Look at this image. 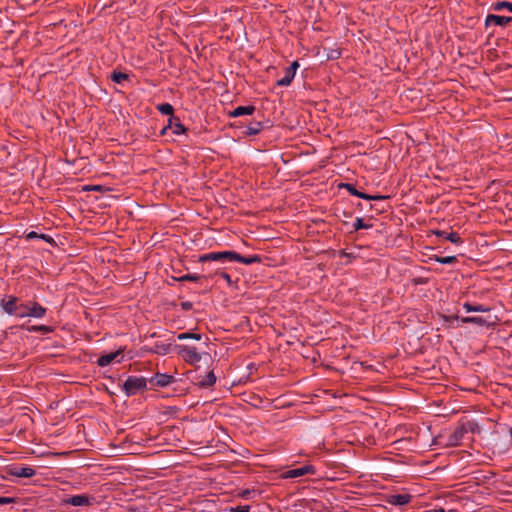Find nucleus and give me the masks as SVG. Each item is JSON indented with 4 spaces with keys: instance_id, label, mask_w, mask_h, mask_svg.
<instances>
[{
    "instance_id": "1",
    "label": "nucleus",
    "mask_w": 512,
    "mask_h": 512,
    "mask_svg": "<svg viewBox=\"0 0 512 512\" xmlns=\"http://www.w3.org/2000/svg\"><path fill=\"white\" fill-rule=\"evenodd\" d=\"M19 318L32 317V318H43L46 315V308L37 302L30 301L26 304H19Z\"/></svg>"
},
{
    "instance_id": "2",
    "label": "nucleus",
    "mask_w": 512,
    "mask_h": 512,
    "mask_svg": "<svg viewBox=\"0 0 512 512\" xmlns=\"http://www.w3.org/2000/svg\"><path fill=\"white\" fill-rule=\"evenodd\" d=\"M175 350L181 356V358L188 364L195 365L202 359L201 353L196 347L187 344H178L175 346Z\"/></svg>"
},
{
    "instance_id": "3",
    "label": "nucleus",
    "mask_w": 512,
    "mask_h": 512,
    "mask_svg": "<svg viewBox=\"0 0 512 512\" xmlns=\"http://www.w3.org/2000/svg\"><path fill=\"white\" fill-rule=\"evenodd\" d=\"M146 385L145 378L129 376L123 384V391L127 396H132L144 390Z\"/></svg>"
},
{
    "instance_id": "4",
    "label": "nucleus",
    "mask_w": 512,
    "mask_h": 512,
    "mask_svg": "<svg viewBox=\"0 0 512 512\" xmlns=\"http://www.w3.org/2000/svg\"><path fill=\"white\" fill-rule=\"evenodd\" d=\"M235 259V251H219V252H210L207 254H203L199 257V262H207V261H234Z\"/></svg>"
},
{
    "instance_id": "5",
    "label": "nucleus",
    "mask_w": 512,
    "mask_h": 512,
    "mask_svg": "<svg viewBox=\"0 0 512 512\" xmlns=\"http://www.w3.org/2000/svg\"><path fill=\"white\" fill-rule=\"evenodd\" d=\"M94 500L93 497H90L86 494H79V495H73L71 497H68L63 500L64 504L76 506V507H83V506H90L92 504V501Z\"/></svg>"
},
{
    "instance_id": "6",
    "label": "nucleus",
    "mask_w": 512,
    "mask_h": 512,
    "mask_svg": "<svg viewBox=\"0 0 512 512\" xmlns=\"http://www.w3.org/2000/svg\"><path fill=\"white\" fill-rule=\"evenodd\" d=\"M19 300L15 296H8L7 298L2 299L1 306L3 310L9 315H15L18 317L19 313Z\"/></svg>"
},
{
    "instance_id": "7",
    "label": "nucleus",
    "mask_w": 512,
    "mask_h": 512,
    "mask_svg": "<svg viewBox=\"0 0 512 512\" xmlns=\"http://www.w3.org/2000/svg\"><path fill=\"white\" fill-rule=\"evenodd\" d=\"M315 473V467L312 465H304L299 468L290 469L282 474V477L285 479L289 478H299L307 474H314Z\"/></svg>"
},
{
    "instance_id": "8",
    "label": "nucleus",
    "mask_w": 512,
    "mask_h": 512,
    "mask_svg": "<svg viewBox=\"0 0 512 512\" xmlns=\"http://www.w3.org/2000/svg\"><path fill=\"white\" fill-rule=\"evenodd\" d=\"M298 68L299 63L297 61L292 62V64L285 69V75L277 80V85L283 87L289 86L294 79Z\"/></svg>"
},
{
    "instance_id": "9",
    "label": "nucleus",
    "mask_w": 512,
    "mask_h": 512,
    "mask_svg": "<svg viewBox=\"0 0 512 512\" xmlns=\"http://www.w3.org/2000/svg\"><path fill=\"white\" fill-rule=\"evenodd\" d=\"M175 381L174 377L165 373H156L154 377L150 379L152 385L158 387H166Z\"/></svg>"
},
{
    "instance_id": "10",
    "label": "nucleus",
    "mask_w": 512,
    "mask_h": 512,
    "mask_svg": "<svg viewBox=\"0 0 512 512\" xmlns=\"http://www.w3.org/2000/svg\"><path fill=\"white\" fill-rule=\"evenodd\" d=\"M167 129H171L175 135H181L186 131L184 125L174 117L168 120V125L162 129L161 134H165Z\"/></svg>"
},
{
    "instance_id": "11",
    "label": "nucleus",
    "mask_w": 512,
    "mask_h": 512,
    "mask_svg": "<svg viewBox=\"0 0 512 512\" xmlns=\"http://www.w3.org/2000/svg\"><path fill=\"white\" fill-rule=\"evenodd\" d=\"M512 21V17L500 16L495 14L487 15L485 19V24L487 26H506L508 23Z\"/></svg>"
},
{
    "instance_id": "12",
    "label": "nucleus",
    "mask_w": 512,
    "mask_h": 512,
    "mask_svg": "<svg viewBox=\"0 0 512 512\" xmlns=\"http://www.w3.org/2000/svg\"><path fill=\"white\" fill-rule=\"evenodd\" d=\"M411 498V495L406 493L394 494L389 496L388 503L394 506H404L410 503Z\"/></svg>"
},
{
    "instance_id": "13",
    "label": "nucleus",
    "mask_w": 512,
    "mask_h": 512,
    "mask_svg": "<svg viewBox=\"0 0 512 512\" xmlns=\"http://www.w3.org/2000/svg\"><path fill=\"white\" fill-rule=\"evenodd\" d=\"M344 186L350 192L351 195L357 196V197L362 198V199H366V200H384L386 198L385 196H379V195L372 196V195H368V194L359 192L355 188L354 185L349 184V183L345 184Z\"/></svg>"
},
{
    "instance_id": "14",
    "label": "nucleus",
    "mask_w": 512,
    "mask_h": 512,
    "mask_svg": "<svg viewBox=\"0 0 512 512\" xmlns=\"http://www.w3.org/2000/svg\"><path fill=\"white\" fill-rule=\"evenodd\" d=\"M122 353H123V350L119 349V350H117L115 352H110V353H107L105 355H102V356H100L98 358L97 364L100 367L108 366L109 364H111Z\"/></svg>"
},
{
    "instance_id": "15",
    "label": "nucleus",
    "mask_w": 512,
    "mask_h": 512,
    "mask_svg": "<svg viewBox=\"0 0 512 512\" xmlns=\"http://www.w3.org/2000/svg\"><path fill=\"white\" fill-rule=\"evenodd\" d=\"M434 234L438 237H442V238L450 241L451 243L461 244L460 235L456 232H446L443 230H437L434 232Z\"/></svg>"
},
{
    "instance_id": "16",
    "label": "nucleus",
    "mask_w": 512,
    "mask_h": 512,
    "mask_svg": "<svg viewBox=\"0 0 512 512\" xmlns=\"http://www.w3.org/2000/svg\"><path fill=\"white\" fill-rule=\"evenodd\" d=\"M234 261L236 262H240L242 264H245V265H251V264H254V263H260L261 262V257L259 255H250V256H241L240 254H238L237 252H235V259Z\"/></svg>"
},
{
    "instance_id": "17",
    "label": "nucleus",
    "mask_w": 512,
    "mask_h": 512,
    "mask_svg": "<svg viewBox=\"0 0 512 512\" xmlns=\"http://www.w3.org/2000/svg\"><path fill=\"white\" fill-rule=\"evenodd\" d=\"M255 110L254 106H238L230 112V116L239 117L243 115H251Z\"/></svg>"
},
{
    "instance_id": "18",
    "label": "nucleus",
    "mask_w": 512,
    "mask_h": 512,
    "mask_svg": "<svg viewBox=\"0 0 512 512\" xmlns=\"http://www.w3.org/2000/svg\"><path fill=\"white\" fill-rule=\"evenodd\" d=\"M13 475L17 477L30 478L35 475V470L28 466L19 467L15 468V470L13 471Z\"/></svg>"
},
{
    "instance_id": "19",
    "label": "nucleus",
    "mask_w": 512,
    "mask_h": 512,
    "mask_svg": "<svg viewBox=\"0 0 512 512\" xmlns=\"http://www.w3.org/2000/svg\"><path fill=\"white\" fill-rule=\"evenodd\" d=\"M170 351V344L166 343H155L150 349V352L158 355H166Z\"/></svg>"
},
{
    "instance_id": "20",
    "label": "nucleus",
    "mask_w": 512,
    "mask_h": 512,
    "mask_svg": "<svg viewBox=\"0 0 512 512\" xmlns=\"http://www.w3.org/2000/svg\"><path fill=\"white\" fill-rule=\"evenodd\" d=\"M463 309H465L466 312H488L490 311V308L484 305H473L470 303H464Z\"/></svg>"
},
{
    "instance_id": "21",
    "label": "nucleus",
    "mask_w": 512,
    "mask_h": 512,
    "mask_svg": "<svg viewBox=\"0 0 512 512\" xmlns=\"http://www.w3.org/2000/svg\"><path fill=\"white\" fill-rule=\"evenodd\" d=\"M215 382H216V376L211 371L207 375H205L202 380L199 381V385L201 387H211L215 384Z\"/></svg>"
},
{
    "instance_id": "22",
    "label": "nucleus",
    "mask_w": 512,
    "mask_h": 512,
    "mask_svg": "<svg viewBox=\"0 0 512 512\" xmlns=\"http://www.w3.org/2000/svg\"><path fill=\"white\" fill-rule=\"evenodd\" d=\"M177 339L182 341V340H187V339H192V340H196V341H200L202 339V334L200 333H193V332H185V333H180L177 335Z\"/></svg>"
},
{
    "instance_id": "23",
    "label": "nucleus",
    "mask_w": 512,
    "mask_h": 512,
    "mask_svg": "<svg viewBox=\"0 0 512 512\" xmlns=\"http://www.w3.org/2000/svg\"><path fill=\"white\" fill-rule=\"evenodd\" d=\"M492 9L495 11L507 9L512 13V3L508 1H498L492 5Z\"/></svg>"
},
{
    "instance_id": "24",
    "label": "nucleus",
    "mask_w": 512,
    "mask_h": 512,
    "mask_svg": "<svg viewBox=\"0 0 512 512\" xmlns=\"http://www.w3.org/2000/svg\"><path fill=\"white\" fill-rule=\"evenodd\" d=\"M29 332H41L44 334L51 333L53 329L47 325H34L28 328Z\"/></svg>"
},
{
    "instance_id": "25",
    "label": "nucleus",
    "mask_w": 512,
    "mask_h": 512,
    "mask_svg": "<svg viewBox=\"0 0 512 512\" xmlns=\"http://www.w3.org/2000/svg\"><path fill=\"white\" fill-rule=\"evenodd\" d=\"M157 109L163 115H170V116L173 115V111H174L173 106L171 104H169V103L159 104L157 106Z\"/></svg>"
},
{
    "instance_id": "26",
    "label": "nucleus",
    "mask_w": 512,
    "mask_h": 512,
    "mask_svg": "<svg viewBox=\"0 0 512 512\" xmlns=\"http://www.w3.org/2000/svg\"><path fill=\"white\" fill-rule=\"evenodd\" d=\"M262 130V124L260 122H254L247 126L248 135H256Z\"/></svg>"
},
{
    "instance_id": "27",
    "label": "nucleus",
    "mask_w": 512,
    "mask_h": 512,
    "mask_svg": "<svg viewBox=\"0 0 512 512\" xmlns=\"http://www.w3.org/2000/svg\"><path fill=\"white\" fill-rule=\"evenodd\" d=\"M463 323H473L477 325H486L487 321L482 317H464L461 319Z\"/></svg>"
},
{
    "instance_id": "28",
    "label": "nucleus",
    "mask_w": 512,
    "mask_h": 512,
    "mask_svg": "<svg viewBox=\"0 0 512 512\" xmlns=\"http://www.w3.org/2000/svg\"><path fill=\"white\" fill-rule=\"evenodd\" d=\"M127 78H128V75L125 74V73H122V72H113L112 75H111V79L115 83H118V84L122 83Z\"/></svg>"
},
{
    "instance_id": "29",
    "label": "nucleus",
    "mask_w": 512,
    "mask_h": 512,
    "mask_svg": "<svg viewBox=\"0 0 512 512\" xmlns=\"http://www.w3.org/2000/svg\"><path fill=\"white\" fill-rule=\"evenodd\" d=\"M354 230H360V229H367L370 228L371 225L366 224L364 220L360 217L356 218L354 224H353Z\"/></svg>"
},
{
    "instance_id": "30",
    "label": "nucleus",
    "mask_w": 512,
    "mask_h": 512,
    "mask_svg": "<svg viewBox=\"0 0 512 512\" xmlns=\"http://www.w3.org/2000/svg\"><path fill=\"white\" fill-rule=\"evenodd\" d=\"M435 260H436V262H438L440 264H451L456 261V257L455 256L436 257Z\"/></svg>"
},
{
    "instance_id": "31",
    "label": "nucleus",
    "mask_w": 512,
    "mask_h": 512,
    "mask_svg": "<svg viewBox=\"0 0 512 512\" xmlns=\"http://www.w3.org/2000/svg\"><path fill=\"white\" fill-rule=\"evenodd\" d=\"M178 281H192L197 282L200 280V276L197 274H185L177 279Z\"/></svg>"
},
{
    "instance_id": "32",
    "label": "nucleus",
    "mask_w": 512,
    "mask_h": 512,
    "mask_svg": "<svg viewBox=\"0 0 512 512\" xmlns=\"http://www.w3.org/2000/svg\"><path fill=\"white\" fill-rule=\"evenodd\" d=\"M231 512H249V506L243 505V506H236L232 507L230 509Z\"/></svg>"
},
{
    "instance_id": "33",
    "label": "nucleus",
    "mask_w": 512,
    "mask_h": 512,
    "mask_svg": "<svg viewBox=\"0 0 512 512\" xmlns=\"http://www.w3.org/2000/svg\"><path fill=\"white\" fill-rule=\"evenodd\" d=\"M16 502V498L13 497H0V504H12Z\"/></svg>"
},
{
    "instance_id": "34",
    "label": "nucleus",
    "mask_w": 512,
    "mask_h": 512,
    "mask_svg": "<svg viewBox=\"0 0 512 512\" xmlns=\"http://www.w3.org/2000/svg\"><path fill=\"white\" fill-rule=\"evenodd\" d=\"M462 435H463V430L462 429L456 430L454 435H453L454 441L453 442L451 441V443L452 444L456 443L462 437Z\"/></svg>"
},
{
    "instance_id": "35",
    "label": "nucleus",
    "mask_w": 512,
    "mask_h": 512,
    "mask_svg": "<svg viewBox=\"0 0 512 512\" xmlns=\"http://www.w3.org/2000/svg\"><path fill=\"white\" fill-rule=\"evenodd\" d=\"M40 234H38L37 232L35 231H31L29 232L27 235H26V238L28 240H31V239H35V238H39Z\"/></svg>"
},
{
    "instance_id": "36",
    "label": "nucleus",
    "mask_w": 512,
    "mask_h": 512,
    "mask_svg": "<svg viewBox=\"0 0 512 512\" xmlns=\"http://www.w3.org/2000/svg\"><path fill=\"white\" fill-rule=\"evenodd\" d=\"M39 238L48 243H51L53 241V239L47 234H40Z\"/></svg>"
},
{
    "instance_id": "37",
    "label": "nucleus",
    "mask_w": 512,
    "mask_h": 512,
    "mask_svg": "<svg viewBox=\"0 0 512 512\" xmlns=\"http://www.w3.org/2000/svg\"><path fill=\"white\" fill-rule=\"evenodd\" d=\"M221 277L226 280L229 284L231 283V276L227 273H221Z\"/></svg>"
},
{
    "instance_id": "38",
    "label": "nucleus",
    "mask_w": 512,
    "mask_h": 512,
    "mask_svg": "<svg viewBox=\"0 0 512 512\" xmlns=\"http://www.w3.org/2000/svg\"><path fill=\"white\" fill-rule=\"evenodd\" d=\"M510 434H511V436H512V428L510 429Z\"/></svg>"
}]
</instances>
